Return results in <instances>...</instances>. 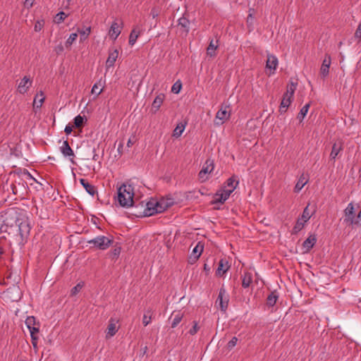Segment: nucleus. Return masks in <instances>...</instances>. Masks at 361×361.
<instances>
[{"label": "nucleus", "instance_id": "nucleus-1", "mask_svg": "<svg viewBox=\"0 0 361 361\" xmlns=\"http://www.w3.org/2000/svg\"><path fill=\"white\" fill-rule=\"evenodd\" d=\"M134 188L130 184H122L118 188L117 200L120 206L129 207L133 206Z\"/></svg>", "mask_w": 361, "mask_h": 361}, {"label": "nucleus", "instance_id": "nucleus-2", "mask_svg": "<svg viewBox=\"0 0 361 361\" xmlns=\"http://www.w3.org/2000/svg\"><path fill=\"white\" fill-rule=\"evenodd\" d=\"M16 225L18 227L19 238L17 239L18 243L20 245H23L30 232V225L27 218L23 217L17 219L16 221Z\"/></svg>", "mask_w": 361, "mask_h": 361}, {"label": "nucleus", "instance_id": "nucleus-3", "mask_svg": "<svg viewBox=\"0 0 361 361\" xmlns=\"http://www.w3.org/2000/svg\"><path fill=\"white\" fill-rule=\"evenodd\" d=\"M141 207L144 208L142 215L144 216H152L155 214L161 213L159 211V201L151 200L145 204L143 202H140Z\"/></svg>", "mask_w": 361, "mask_h": 361}, {"label": "nucleus", "instance_id": "nucleus-4", "mask_svg": "<svg viewBox=\"0 0 361 361\" xmlns=\"http://www.w3.org/2000/svg\"><path fill=\"white\" fill-rule=\"evenodd\" d=\"M90 245H93L95 247L99 250L107 249L114 243L113 238L100 235L97 236L87 242Z\"/></svg>", "mask_w": 361, "mask_h": 361}, {"label": "nucleus", "instance_id": "nucleus-5", "mask_svg": "<svg viewBox=\"0 0 361 361\" xmlns=\"http://www.w3.org/2000/svg\"><path fill=\"white\" fill-rule=\"evenodd\" d=\"M214 162L211 159H207L199 172L198 178L201 182H204L208 179V174L214 170Z\"/></svg>", "mask_w": 361, "mask_h": 361}, {"label": "nucleus", "instance_id": "nucleus-6", "mask_svg": "<svg viewBox=\"0 0 361 361\" xmlns=\"http://www.w3.org/2000/svg\"><path fill=\"white\" fill-rule=\"evenodd\" d=\"M344 221L346 222V224L349 225L360 224V221L357 219H355V212L353 203L348 204V205L344 210Z\"/></svg>", "mask_w": 361, "mask_h": 361}, {"label": "nucleus", "instance_id": "nucleus-7", "mask_svg": "<svg viewBox=\"0 0 361 361\" xmlns=\"http://www.w3.org/2000/svg\"><path fill=\"white\" fill-rule=\"evenodd\" d=\"M228 299L226 297V291L224 288L219 290L216 305L219 306L221 311L225 312L227 309Z\"/></svg>", "mask_w": 361, "mask_h": 361}, {"label": "nucleus", "instance_id": "nucleus-8", "mask_svg": "<svg viewBox=\"0 0 361 361\" xmlns=\"http://www.w3.org/2000/svg\"><path fill=\"white\" fill-rule=\"evenodd\" d=\"M343 149V141L341 139H337L333 144L332 149L330 153V159L335 160L339 153Z\"/></svg>", "mask_w": 361, "mask_h": 361}, {"label": "nucleus", "instance_id": "nucleus-9", "mask_svg": "<svg viewBox=\"0 0 361 361\" xmlns=\"http://www.w3.org/2000/svg\"><path fill=\"white\" fill-rule=\"evenodd\" d=\"M118 320L114 318H111L109 321V324L106 328V338H110L114 336L118 331L119 327L117 326L116 324Z\"/></svg>", "mask_w": 361, "mask_h": 361}, {"label": "nucleus", "instance_id": "nucleus-10", "mask_svg": "<svg viewBox=\"0 0 361 361\" xmlns=\"http://www.w3.org/2000/svg\"><path fill=\"white\" fill-rule=\"evenodd\" d=\"M60 151L64 157H70L69 159L72 164H75V162L74 161V152L70 147L68 142L67 140L63 142L62 146L60 147Z\"/></svg>", "mask_w": 361, "mask_h": 361}, {"label": "nucleus", "instance_id": "nucleus-11", "mask_svg": "<svg viewBox=\"0 0 361 361\" xmlns=\"http://www.w3.org/2000/svg\"><path fill=\"white\" fill-rule=\"evenodd\" d=\"M278 66V59L274 55L269 54L267 56V60L266 63V68L269 70V75L273 74L276 69Z\"/></svg>", "mask_w": 361, "mask_h": 361}, {"label": "nucleus", "instance_id": "nucleus-12", "mask_svg": "<svg viewBox=\"0 0 361 361\" xmlns=\"http://www.w3.org/2000/svg\"><path fill=\"white\" fill-rule=\"evenodd\" d=\"M6 296L12 301H18L20 299L21 292L18 286H13L7 289L6 292Z\"/></svg>", "mask_w": 361, "mask_h": 361}, {"label": "nucleus", "instance_id": "nucleus-13", "mask_svg": "<svg viewBox=\"0 0 361 361\" xmlns=\"http://www.w3.org/2000/svg\"><path fill=\"white\" fill-rule=\"evenodd\" d=\"M331 59L330 55L326 54L320 68V74L323 78L328 75L329 73V67L331 66Z\"/></svg>", "mask_w": 361, "mask_h": 361}, {"label": "nucleus", "instance_id": "nucleus-14", "mask_svg": "<svg viewBox=\"0 0 361 361\" xmlns=\"http://www.w3.org/2000/svg\"><path fill=\"white\" fill-rule=\"evenodd\" d=\"M228 106H221V109L218 111L216 116V119L221 121V123L216 122V124H222L226 121L230 116V111L228 110Z\"/></svg>", "mask_w": 361, "mask_h": 361}, {"label": "nucleus", "instance_id": "nucleus-15", "mask_svg": "<svg viewBox=\"0 0 361 361\" xmlns=\"http://www.w3.org/2000/svg\"><path fill=\"white\" fill-rule=\"evenodd\" d=\"M32 85L30 78L25 76L18 85V90L20 94H25Z\"/></svg>", "mask_w": 361, "mask_h": 361}, {"label": "nucleus", "instance_id": "nucleus-16", "mask_svg": "<svg viewBox=\"0 0 361 361\" xmlns=\"http://www.w3.org/2000/svg\"><path fill=\"white\" fill-rule=\"evenodd\" d=\"M230 266L227 260L221 259L218 265L216 274L219 276H222L229 269Z\"/></svg>", "mask_w": 361, "mask_h": 361}, {"label": "nucleus", "instance_id": "nucleus-17", "mask_svg": "<svg viewBox=\"0 0 361 361\" xmlns=\"http://www.w3.org/2000/svg\"><path fill=\"white\" fill-rule=\"evenodd\" d=\"M310 204L309 203L304 209L301 219L304 221H307L310 217L316 212V206L314 204L312 208H310Z\"/></svg>", "mask_w": 361, "mask_h": 361}, {"label": "nucleus", "instance_id": "nucleus-18", "mask_svg": "<svg viewBox=\"0 0 361 361\" xmlns=\"http://www.w3.org/2000/svg\"><path fill=\"white\" fill-rule=\"evenodd\" d=\"M317 242V238L314 235H310L302 243L305 252H309Z\"/></svg>", "mask_w": 361, "mask_h": 361}, {"label": "nucleus", "instance_id": "nucleus-19", "mask_svg": "<svg viewBox=\"0 0 361 361\" xmlns=\"http://www.w3.org/2000/svg\"><path fill=\"white\" fill-rule=\"evenodd\" d=\"M164 99L165 95L164 94H159L156 97L152 104V111H153V113H156L159 109Z\"/></svg>", "mask_w": 361, "mask_h": 361}, {"label": "nucleus", "instance_id": "nucleus-20", "mask_svg": "<svg viewBox=\"0 0 361 361\" xmlns=\"http://www.w3.org/2000/svg\"><path fill=\"white\" fill-rule=\"evenodd\" d=\"M118 56V51L117 49H114L111 51H109L108 59L106 61V67L109 68L114 65L117 58Z\"/></svg>", "mask_w": 361, "mask_h": 361}, {"label": "nucleus", "instance_id": "nucleus-21", "mask_svg": "<svg viewBox=\"0 0 361 361\" xmlns=\"http://www.w3.org/2000/svg\"><path fill=\"white\" fill-rule=\"evenodd\" d=\"M173 200L172 198H167V199H161L159 200V211H161V213L165 211L166 209L170 207L173 204Z\"/></svg>", "mask_w": 361, "mask_h": 361}, {"label": "nucleus", "instance_id": "nucleus-22", "mask_svg": "<svg viewBox=\"0 0 361 361\" xmlns=\"http://www.w3.org/2000/svg\"><path fill=\"white\" fill-rule=\"evenodd\" d=\"M121 33L120 25L117 22H114L109 30V35L114 39H116Z\"/></svg>", "mask_w": 361, "mask_h": 361}, {"label": "nucleus", "instance_id": "nucleus-23", "mask_svg": "<svg viewBox=\"0 0 361 361\" xmlns=\"http://www.w3.org/2000/svg\"><path fill=\"white\" fill-rule=\"evenodd\" d=\"M80 183L82 184V185L84 187L85 190L90 195H94L96 193V192H97L96 188L94 185L89 183L85 179L80 178Z\"/></svg>", "mask_w": 361, "mask_h": 361}, {"label": "nucleus", "instance_id": "nucleus-24", "mask_svg": "<svg viewBox=\"0 0 361 361\" xmlns=\"http://www.w3.org/2000/svg\"><path fill=\"white\" fill-rule=\"evenodd\" d=\"M307 182L308 178L302 173L294 188V192H299Z\"/></svg>", "mask_w": 361, "mask_h": 361}, {"label": "nucleus", "instance_id": "nucleus-25", "mask_svg": "<svg viewBox=\"0 0 361 361\" xmlns=\"http://www.w3.org/2000/svg\"><path fill=\"white\" fill-rule=\"evenodd\" d=\"M218 47V40L215 42L214 39H212L209 42V44L207 49V54L210 56H214L216 55L215 50Z\"/></svg>", "mask_w": 361, "mask_h": 361}, {"label": "nucleus", "instance_id": "nucleus-26", "mask_svg": "<svg viewBox=\"0 0 361 361\" xmlns=\"http://www.w3.org/2000/svg\"><path fill=\"white\" fill-rule=\"evenodd\" d=\"M185 33H188L190 28V21L184 16L179 18L178 25Z\"/></svg>", "mask_w": 361, "mask_h": 361}, {"label": "nucleus", "instance_id": "nucleus-27", "mask_svg": "<svg viewBox=\"0 0 361 361\" xmlns=\"http://www.w3.org/2000/svg\"><path fill=\"white\" fill-rule=\"evenodd\" d=\"M171 318H173L171 327L175 328L180 322L183 318V314L180 312H173Z\"/></svg>", "mask_w": 361, "mask_h": 361}, {"label": "nucleus", "instance_id": "nucleus-28", "mask_svg": "<svg viewBox=\"0 0 361 361\" xmlns=\"http://www.w3.org/2000/svg\"><path fill=\"white\" fill-rule=\"evenodd\" d=\"M227 199L226 197H224V195L223 194H221V192H217L214 196V199L212 200V201L211 202V204H224V202Z\"/></svg>", "mask_w": 361, "mask_h": 361}, {"label": "nucleus", "instance_id": "nucleus-29", "mask_svg": "<svg viewBox=\"0 0 361 361\" xmlns=\"http://www.w3.org/2000/svg\"><path fill=\"white\" fill-rule=\"evenodd\" d=\"M238 184V180H237V177L235 176H231L226 181V185L225 188H228V189H233V190L236 188Z\"/></svg>", "mask_w": 361, "mask_h": 361}, {"label": "nucleus", "instance_id": "nucleus-30", "mask_svg": "<svg viewBox=\"0 0 361 361\" xmlns=\"http://www.w3.org/2000/svg\"><path fill=\"white\" fill-rule=\"evenodd\" d=\"M139 35H140V30H137V27H135L131 31V32L130 34V36H129V44L133 46L135 43V42H136L137 37H139Z\"/></svg>", "mask_w": 361, "mask_h": 361}, {"label": "nucleus", "instance_id": "nucleus-31", "mask_svg": "<svg viewBox=\"0 0 361 361\" xmlns=\"http://www.w3.org/2000/svg\"><path fill=\"white\" fill-rule=\"evenodd\" d=\"M278 298L279 297L276 294V293H274V292L271 293L267 298V305L269 307H273L276 304V302L278 300Z\"/></svg>", "mask_w": 361, "mask_h": 361}, {"label": "nucleus", "instance_id": "nucleus-32", "mask_svg": "<svg viewBox=\"0 0 361 361\" xmlns=\"http://www.w3.org/2000/svg\"><path fill=\"white\" fill-rule=\"evenodd\" d=\"M310 106V104L308 103L305 104L300 111L298 118L299 119L300 122H302L304 119L305 116H306L307 113L308 112L309 108Z\"/></svg>", "mask_w": 361, "mask_h": 361}, {"label": "nucleus", "instance_id": "nucleus-33", "mask_svg": "<svg viewBox=\"0 0 361 361\" xmlns=\"http://www.w3.org/2000/svg\"><path fill=\"white\" fill-rule=\"evenodd\" d=\"M39 97H40V98L39 99V100H37V99L39 97L38 94L36 95V97H35L34 102H33V107L34 108H40L42 103L44 102V94L42 92H40Z\"/></svg>", "mask_w": 361, "mask_h": 361}, {"label": "nucleus", "instance_id": "nucleus-34", "mask_svg": "<svg viewBox=\"0 0 361 361\" xmlns=\"http://www.w3.org/2000/svg\"><path fill=\"white\" fill-rule=\"evenodd\" d=\"M152 314V310L149 309L147 310L145 314H144L142 318V324H144L145 326H147L151 322Z\"/></svg>", "mask_w": 361, "mask_h": 361}, {"label": "nucleus", "instance_id": "nucleus-35", "mask_svg": "<svg viewBox=\"0 0 361 361\" xmlns=\"http://www.w3.org/2000/svg\"><path fill=\"white\" fill-rule=\"evenodd\" d=\"M290 103H291V100H289L286 98H283L281 100V102L280 108H279L280 112L281 114L285 113L287 110V108L290 104Z\"/></svg>", "mask_w": 361, "mask_h": 361}, {"label": "nucleus", "instance_id": "nucleus-36", "mask_svg": "<svg viewBox=\"0 0 361 361\" xmlns=\"http://www.w3.org/2000/svg\"><path fill=\"white\" fill-rule=\"evenodd\" d=\"M185 129V126L182 123L178 124L173 130V136L178 137L181 135L182 133Z\"/></svg>", "mask_w": 361, "mask_h": 361}, {"label": "nucleus", "instance_id": "nucleus-37", "mask_svg": "<svg viewBox=\"0 0 361 361\" xmlns=\"http://www.w3.org/2000/svg\"><path fill=\"white\" fill-rule=\"evenodd\" d=\"M78 32L80 34V41H83L87 39V36L91 32V27H87L85 30L78 29Z\"/></svg>", "mask_w": 361, "mask_h": 361}, {"label": "nucleus", "instance_id": "nucleus-38", "mask_svg": "<svg viewBox=\"0 0 361 361\" xmlns=\"http://www.w3.org/2000/svg\"><path fill=\"white\" fill-rule=\"evenodd\" d=\"M204 246L201 243H198L197 245L192 250V254L193 255H198V257L201 255L203 251Z\"/></svg>", "mask_w": 361, "mask_h": 361}, {"label": "nucleus", "instance_id": "nucleus-39", "mask_svg": "<svg viewBox=\"0 0 361 361\" xmlns=\"http://www.w3.org/2000/svg\"><path fill=\"white\" fill-rule=\"evenodd\" d=\"M306 222L307 221H302V219H299L293 228V232L296 233L301 231L303 228L304 225Z\"/></svg>", "mask_w": 361, "mask_h": 361}, {"label": "nucleus", "instance_id": "nucleus-40", "mask_svg": "<svg viewBox=\"0 0 361 361\" xmlns=\"http://www.w3.org/2000/svg\"><path fill=\"white\" fill-rule=\"evenodd\" d=\"M85 117L80 115L77 116L74 118V126L75 128H81L84 124Z\"/></svg>", "mask_w": 361, "mask_h": 361}, {"label": "nucleus", "instance_id": "nucleus-41", "mask_svg": "<svg viewBox=\"0 0 361 361\" xmlns=\"http://www.w3.org/2000/svg\"><path fill=\"white\" fill-rule=\"evenodd\" d=\"M66 17L67 15L63 11H61L56 15L54 20L56 23L59 24L63 22Z\"/></svg>", "mask_w": 361, "mask_h": 361}, {"label": "nucleus", "instance_id": "nucleus-42", "mask_svg": "<svg viewBox=\"0 0 361 361\" xmlns=\"http://www.w3.org/2000/svg\"><path fill=\"white\" fill-rule=\"evenodd\" d=\"M298 83L293 81H290V83L287 86L286 92L289 93V94H294V92L296 90V86Z\"/></svg>", "mask_w": 361, "mask_h": 361}, {"label": "nucleus", "instance_id": "nucleus-43", "mask_svg": "<svg viewBox=\"0 0 361 361\" xmlns=\"http://www.w3.org/2000/svg\"><path fill=\"white\" fill-rule=\"evenodd\" d=\"M77 37H78L77 33H72L66 42V47H71L72 45V44L76 40Z\"/></svg>", "mask_w": 361, "mask_h": 361}, {"label": "nucleus", "instance_id": "nucleus-44", "mask_svg": "<svg viewBox=\"0 0 361 361\" xmlns=\"http://www.w3.org/2000/svg\"><path fill=\"white\" fill-rule=\"evenodd\" d=\"M25 324L28 329H31V327L36 324L35 318L34 317H27L25 320Z\"/></svg>", "mask_w": 361, "mask_h": 361}, {"label": "nucleus", "instance_id": "nucleus-45", "mask_svg": "<svg viewBox=\"0 0 361 361\" xmlns=\"http://www.w3.org/2000/svg\"><path fill=\"white\" fill-rule=\"evenodd\" d=\"M121 247L115 246L111 252L112 259H116L119 256V255L121 253Z\"/></svg>", "mask_w": 361, "mask_h": 361}, {"label": "nucleus", "instance_id": "nucleus-46", "mask_svg": "<svg viewBox=\"0 0 361 361\" xmlns=\"http://www.w3.org/2000/svg\"><path fill=\"white\" fill-rule=\"evenodd\" d=\"M83 285L81 283H78L75 286H74L71 290V295L74 296L78 294L82 289Z\"/></svg>", "mask_w": 361, "mask_h": 361}, {"label": "nucleus", "instance_id": "nucleus-47", "mask_svg": "<svg viewBox=\"0 0 361 361\" xmlns=\"http://www.w3.org/2000/svg\"><path fill=\"white\" fill-rule=\"evenodd\" d=\"M182 87V84L180 81H177L176 82H175L173 84V85L172 86V88H171V91L173 92V93H176V94H178L180 89Z\"/></svg>", "mask_w": 361, "mask_h": 361}, {"label": "nucleus", "instance_id": "nucleus-48", "mask_svg": "<svg viewBox=\"0 0 361 361\" xmlns=\"http://www.w3.org/2000/svg\"><path fill=\"white\" fill-rule=\"evenodd\" d=\"M44 25V21L43 20H37L35 25V27H34L35 31L39 32L43 28Z\"/></svg>", "mask_w": 361, "mask_h": 361}, {"label": "nucleus", "instance_id": "nucleus-49", "mask_svg": "<svg viewBox=\"0 0 361 361\" xmlns=\"http://www.w3.org/2000/svg\"><path fill=\"white\" fill-rule=\"evenodd\" d=\"M233 191V189H228V188H226L224 187V188L223 190H221V191H219V192H221V194H223L224 195V197L228 199Z\"/></svg>", "mask_w": 361, "mask_h": 361}, {"label": "nucleus", "instance_id": "nucleus-50", "mask_svg": "<svg viewBox=\"0 0 361 361\" xmlns=\"http://www.w3.org/2000/svg\"><path fill=\"white\" fill-rule=\"evenodd\" d=\"M238 338L236 337H233L227 344L228 350H231L237 343Z\"/></svg>", "mask_w": 361, "mask_h": 361}, {"label": "nucleus", "instance_id": "nucleus-51", "mask_svg": "<svg viewBox=\"0 0 361 361\" xmlns=\"http://www.w3.org/2000/svg\"><path fill=\"white\" fill-rule=\"evenodd\" d=\"M98 87H97V84H94L92 88V94H95L97 96L99 95L102 92V90H100L99 91H97Z\"/></svg>", "mask_w": 361, "mask_h": 361}, {"label": "nucleus", "instance_id": "nucleus-52", "mask_svg": "<svg viewBox=\"0 0 361 361\" xmlns=\"http://www.w3.org/2000/svg\"><path fill=\"white\" fill-rule=\"evenodd\" d=\"M198 329H199V328L197 326V323H195L192 328L190 329L189 333L191 335H195L197 332Z\"/></svg>", "mask_w": 361, "mask_h": 361}, {"label": "nucleus", "instance_id": "nucleus-53", "mask_svg": "<svg viewBox=\"0 0 361 361\" xmlns=\"http://www.w3.org/2000/svg\"><path fill=\"white\" fill-rule=\"evenodd\" d=\"M355 37L361 39V23L358 25V27L355 33Z\"/></svg>", "mask_w": 361, "mask_h": 361}, {"label": "nucleus", "instance_id": "nucleus-54", "mask_svg": "<svg viewBox=\"0 0 361 361\" xmlns=\"http://www.w3.org/2000/svg\"><path fill=\"white\" fill-rule=\"evenodd\" d=\"M199 259L198 255H190L188 258V262L190 264L195 263Z\"/></svg>", "mask_w": 361, "mask_h": 361}, {"label": "nucleus", "instance_id": "nucleus-55", "mask_svg": "<svg viewBox=\"0 0 361 361\" xmlns=\"http://www.w3.org/2000/svg\"><path fill=\"white\" fill-rule=\"evenodd\" d=\"M150 16L153 18H157L158 16H159V11L157 8H153L150 12Z\"/></svg>", "mask_w": 361, "mask_h": 361}, {"label": "nucleus", "instance_id": "nucleus-56", "mask_svg": "<svg viewBox=\"0 0 361 361\" xmlns=\"http://www.w3.org/2000/svg\"><path fill=\"white\" fill-rule=\"evenodd\" d=\"M135 142V137L133 136L132 137H130L127 142L128 147H132Z\"/></svg>", "mask_w": 361, "mask_h": 361}, {"label": "nucleus", "instance_id": "nucleus-57", "mask_svg": "<svg viewBox=\"0 0 361 361\" xmlns=\"http://www.w3.org/2000/svg\"><path fill=\"white\" fill-rule=\"evenodd\" d=\"M34 1L35 0H25V1L24 2L25 6L27 8L32 7L33 6Z\"/></svg>", "mask_w": 361, "mask_h": 361}, {"label": "nucleus", "instance_id": "nucleus-58", "mask_svg": "<svg viewBox=\"0 0 361 361\" xmlns=\"http://www.w3.org/2000/svg\"><path fill=\"white\" fill-rule=\"evenodd\" d=\"M30 332V335H32V332H33L34 334H37L39 333V328L36 327L35 326H32L31 329H29Z\"/></svg>", "mask_w": 361, "mask_h": 361}, {"label": "nucleus", "instance_id": "nucleus-59", "mask_svg": "<svg viewBox=\"0 0 361 361\" xmlns=\"http://www.w3.org/2000/svg\"><path fill=\"white\" fill-rule=\"evenodd\" d=\"M246 274L247 273L245 272V276L243 279V286L245 287V288H247L248 287V280H247L246 279Z\"/></svg>", "mask_w": 361, "mask_h": 361}, {"label": "nucleus", "instance_id": "nucleus-60", "mask_svg": "<svg viewBox=\"0 0 361 361\" xmlns=\"http://www.w3.org/2000/svg\"><path fill=\"white\" fill-rule=\"evenodd\" d=\"M30 336L32 343H37L38 336H37V334H34L33 332H32V335Z\"/></svg>", "mask_w": 361, "mask_h": 361}, {"label": "nucleus", "instance_id": "nucleus-61", "mask_svg": "<svg viewBox=\"0 0 361 361\" xmlns=\"http://www.w3.org/2000/svg\"><path fill=\"white\" fill-rule=\"evenodd\" d=\"M64 131L66 134H70L73 131V127L71 126H66Z\"/></svg>", "mask_w": 361, "mask_h": 361}, {"label": "nucleus", "instance_id": "nucleus-62", "mask_svg": "<svg viewBox=\"0 0 361 361\" xmlns=\"http://www.w3.org/2000/svg\"><path fill=\"white\" fill-rule=\"evenodd\" d=\"M293 95H292V94H289V93H288V92H286L284 93L283 96V98H286V99H289V100H291V99H292V98H293Z\"/></svg>", "mask_w": 361, "mask_h": 361}, {"label": "nucleus", "instance_id": "nucleus-63", "mask_svg": "<svg viewBox=\"0 0 361 361\" xmlns=\"http://www.w3.org/2000/svg\"><path fill=\"white\" fill-rule=\"evenodd\" d=\"M56 50L57 51V53H60V52H62L63 51V47L61 44H59L56 48Z\"/></svg>", "mask_w": 361, "mask_h": 361}, {"label": "nucleus", "instance_id": "nucleus-64", "mask_svg": "<svg viewBox=\"0 0 361 361\" xmlns=\"http://www.w3.org/2000/svg\"><path fill=\"white\" fill-rule=\"evenodd\" d=\"M10 187H11V190H12L13 193V194H16V192H17V190H16V185H15L13 183H11V184L10 185Z\"/></svg>", "mask_w": 361, "mask_h": 361}]
</instances>
